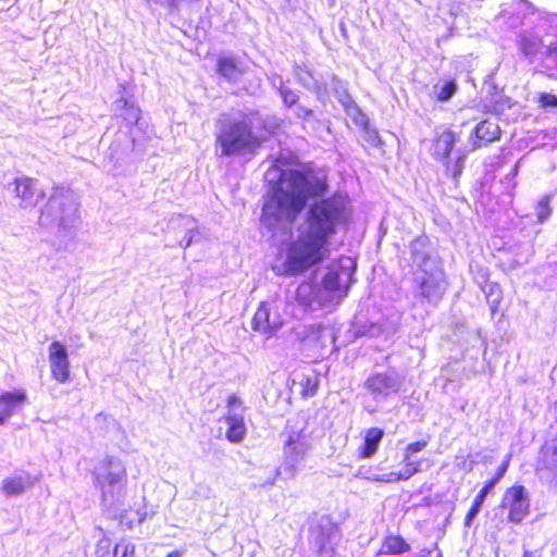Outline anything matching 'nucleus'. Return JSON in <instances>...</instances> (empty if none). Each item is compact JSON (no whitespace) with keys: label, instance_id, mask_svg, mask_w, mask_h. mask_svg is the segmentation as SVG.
Returning a JSON list of instances; mask_svg holds the SVG:
<instances>
[{"label":"nucleus","instance_id":"obj_1","mask_svg":"<svg viewBox=\"0 0 557 557\" xmlns=\"http://www.w3.org/2000/svg\"><path fill=\"white\" fill-rule=\"evenodd\" d=\"M351 210L346 196L333 194L313 202L306 227L287 247L285 272L299 274L323 261L330 253V238L338 226L349 223Z\"/></svg>","mask_w":557,"mask_h":557},{"label":"nucleus","instance_id":"obj_2","mask_svg":"<svg viewBox=\"0 0 557 557\" xmlns=\"http://www.w3.org/2000/svg\"><path fill=\"white\" fill-rule=\"evenodd\" d=\"M327 188V176L323 171L311 166L282 171L273 185L270 200L263 206V214L273 207L294 222L306 207L308 197L321 196Z\"/></svg>","mask_w":557,"mask_h":557},{"label":"nucleus","instance_id":"obj_3","mask_svg":"<svg viewBox=\"0 0 557 557\" xmlns=\"http://www.w3.org/2000/svg\"><path fill=\"white\" fill-rule=\"evenodd\" d=\"M215 145L221 157L255 154L264 143L276 135L277 125L262 120L253 126L251 116L223 113L216 121Z\"/></svg>","mask_w":557,"mask_h":557},{"label":"nucleus","instance_id":"obj_4","mask_svg":"<svg viewBox=\"0 0 557 557\" xmlns=\"http://www.w3.org/2000/svg\"><path fill=\"white\" fill-rule=\"evenodd\" d=\"M339 267L329 271L321 282V287L329 294L343 298L355 282L356 261L349 257L338 258Z\"/></svg>","mask_w":557,"mask_h":557},{"label":"nucleus","instance_id":"obj_5","mask_svg":"<svg viewBox=\"0 0 557 557\" xmlns=\"http://www.w3.org/2000/svg\"><path fill=\"white\" fill-rule=\"evenodd\" d=\"M500 507L507 509L509 522L520 524L530 515V499L525 487L515 484L506 488Z\"/></svg>","mask_w":557,"mask_h":557},{"label":"nucleus","instance_id":"obj_6","mask_svg":"<svg viewBox=\"0 0 557 557\" xmlns=\"http://www.w3.org/2000/svg\"><path fill=\"white\" fill-rule=\"evenodd\" d=\"M284 320L280 312L269 301H261L251 319V329L271 337L283 325Z\"/></svg>","mask_w":557,"mask_h":557},{"label":"nucleus","instance_id":"obj_7","mask_svg":"<svg viewBox=\"0 0 557 557\" xmlns=\"http://www.w3.org/2000/svg\"><path fill=\"white\" fill-rule=\"evenodd\" d=\"M428 446L426 440L416 441L409 443L404 448V468L399 472H391L383 478L379 479V481L384 483H393L397 481H407L417 474L420 471V461H410V457L424 450Z\"/></svg>","mask_w":557,"mask_h":557},{"label":"nucleus","instance_id":"obj_8","mask_svg":"<svg viewBox=\"0 0 557 557\" xmlns=\"http://www.w3.org/2000/svg\"><path fill=\"white\" fill-rule=\"evenodd\" d=\"M50 372L53 380L64 384L71 377V364L66 347L59 341H53L48 348Z\"/></svg>","mask_w":557,"mask_h":557},{"label":"nucleus","instance_id":"obj_9","mask_svg":"<svg viewBox=\"0 0 557 557\" xmlns=\"http://www.w3.org/2000/svg\"><path fill=\"white\" fill-rule=\"evenodd\" d=\"M95 478L102 488L106 486L112 487L125 481L126 470L121 461L104 458L95 471Z\"/></svg>","mask_w":557,"mask_h":557},{"label":"nucleus","instance_id":"obj_10","mask_svg":"<svg viewBox=\"0 0 557 557\" xmlns=\"http://www.w3.org/2000/svg\"><path fill=\"white\" fill-rule=\"evenodd\" d=\"M502 128L488 119L481 120L471 132V148L478 149L500 139Z\"/></svg>","mask_w":557,"mask_h":557},{"label":"nucleus","instance_id":"obj_11","mask_svg":"<svg viewBox=\"0 0 557 557\" xmlns=\"http://www.w3.org/2000/svg\"><path fill=\"white\" fill-rule=\"evenodd\" d=\"M309 447L310 444L305 426L297 431L292 430L287 433L284 443V451L286 456L292 460L304 459L307 451L309 450Z\"/></svg>","mask_w":557,"mask_h":557},{"label":"nucleus","instance_id":"obj_12","mask_svg":"<svg viewBox=\"0 0 557 557\" xmlns=\"http://www.w3.org/2000/svg\"><path fill=\"white\" fill-rule=\"evenodd\" d=\"M535 472L546 475L552 483L557 485V444L541 447Z\"/></svg>","mask_w":557,"mask_h":557},{"label":"nucleus","instance_id":"obj_13","mask_svg":"<svg viewBox=\"0 0 557 557\" xmlns=\"http://www.w3.org/2000/svg\"><path fill=\"white\" fill-rule=\"evenodd\" d=\"M36 481L28 472L21 470L14 475L5 478L0 490L7 497H16L33 487Z\"/></svg>","mask_w":557,"mask_h":557},{"label":"nucleus","instance_id":"obj_14","mask_svg":"<svg viewBox=\"0 0 557 557\" xmlns=\"http://www.w3.org/2000/svg\"><path fill=\"white\" fill-rule=\"evenodd\" d=\"M27 400V394L23 388H16L0 394V425L20 409Z\"/></svg>","mask_w":557,"mask_h":557},{"label":"nucleus","instance_id":"obj_15","mask_svg":"<svg viewBox=\"0 0 557 557\" xmlns=\"http://www.w3.org/2000/svg\"><path fill=\"white\" fill-rule=\"evenodd\" d=\"M458 139L451 128H445L436 134L432 140V156L440 161H447Z\"/></svg>","mask_w":557,"mask_h":557},{"label":"nucleus","instance_id":"obj_16","mask_svg":"<svg viewBox=\"0 0 557 557\" xmlns=\"http://www.w3.org/2000/svg\"><path fill=\"white\" fill-rule=\"evenodd\" d=\"M364 386L373 394L388 395L397 392L396 380L386 372H374L371 373L366 382Z\"/></svg>","mask_w":557,"mask_h":557},{"label":"nucleus","instance_id":"obj_17","mask_svg":"<svg viewBox=\"0 0 557 557\" xmlns=\"http://www.w3.org/2000/svg\"><path fill=\"white\" fill-rule=\"evenodd\" d=\"M384 434V430L377 426H373L366 430L363 442L358 448V458H372L377 453L380 443L383 440Z\"/></svg>","mask_w":557,"mask_h":557},{"label":"nucleus","instance_id":"obj_18","mask_svg":"<svg viewBox=\"0 0 557 557\" xmlns=\"http://www.w3.org/2000/svg\"><path fill=\"white\" fill-rule=\"evenodd\" d=\"M215 72L228 82H236L244 73L242 64L233 55H219Z\"/></svg>","mask_w":557,"mask_h":557},{"label":"nucleus","instance_id":"obj_19","mask_svg":"<svg viewBox=\"0 0 557 557\" xmlns=\"http://www.w3.org/2000/svg\"><path fill=\"white\" fill-rule=\"evenodd\" d=\"M411 545L399 534H386L379 550L381 555L395 556L407 554Z\"/></svg>","mask_w":557,"mask_h":557},{"label":"nucleus","instance_id":"obj_20","mask_svg":"<svg viewBox=\"0 0 557 557\" xmlns=\"http://www.w3.org/2000/svg\"><path fill=\"white\" fill-rule=\"evenodd\" d=\"M418 289L421 297L435 300L441 299L445 292L441 281L433 274L422 278L418 283Z\"/></svg>","mask_w":557,"mask_h":557},{"label":"nucleus","instance_id":"obj_21","mask_svg":"<svg viewBox=\"0 0 557 557\" xmlns=\"http://www.w3.org/2000/svg\"><path fill=\"white\" fill-rule=\"evenodd\" d=\"M227 424L226 438L231 443H239L246 435V425L242 416H226L224 418Z\"/></svg>","mask_w":557,"mask_h":557},{"label":"nucleus","instance_id":"obj_22","mask_svg":"<svg viewBox=\"0 0 557 557\" xmlns=\"http://www.w3.org/2000/svg\"><path fill=\"white\" fill-rule=\"evenodd\" d=\"M355 123L363 131L364 140L372 147H379L382 145L381 137L375 128L369 126L368 116L361 112L357 111L355 115Z\"/></svg>","mask_w":557,"mask_h":557},{"label":"nucleus","instance_id":"obj_23","mask_svg":"<svg viewBox=\"0 0 557 557\" xmlns=\"http://www.w3.org/2000/svg\"><path fill=\"white\" fill-rule=\"evenodd\" d=\"M35 180L32 177L23 176L14 181V190L18 198L24 201H29L35 196Z\"/></svg>","mask_w":557,"mask_h":557},{"label":"nucleus","instance_id":"obj_24","mask_svg":"<svg viewBox=\"0 0 557 557\" xmlns=\"http://www.w3.org/2000/svg\"><path fill=\"white\" fill-rule=\"evenodd\" d=\"M322 327L310 326L306 330L304 337L301 338L304 349L322 348L324 343L322 342Z\"/></svg>","mask_w":557,"mask_h":557},{"label":"nucleus","instance_id":"obj_25","mask_svg":"<svg viewBox=\"0 0 557 557\" xmlns=\"http://www.w3.org/2000/svg\"><path fill=\"white\" fill-rule=\"evenodd\" d=\"M120 103V109L123 111L121 114L122 119L129 125H136L140 120L139 109L127 99H121Z\"/></svg>","mask_w":557,"mask_h":557},{"label":"nucleus","instance_id":"obj_26","mask_svg":"<svg viewBox=\"0 0 557 557\" xmlns=\"http://www.w3.org/2000/svg\"><path fill=\"white\" fill-rule=\"evenodd\" d=\"M552 198H553L552 194H546L536 202L535 216H536L537 222L543 223L549 218V215L552 213V207H550Z\"/></svg>","mask_w":557,"mask_h":557},{"label":"nucleus","instance_id":"obj_27","mask_svg":"<svg viewBox=\"0 0 557 557\" xmlns=\"http://www.w3.org/2000/svg\"><path fill=\"white\" fill-rule=\"evenodd\" d=\"M434 88H438L435 100L438 102H445L456 94L458 86L456 81L450 78L445 81L441 86L435 85Z\"/></svg>","mask_w":557,"mask_h":557},{"label":"nucleus","instance_id":"obj_28","mask_svg":"<svg viewBox=\"0 0 557 557\" xmlns=\"http://www.w3.org/2000/svg\"><path fill=\"white\" fill-rule=\"evenodd\" d=\"M542 40L539 37H522L518 46L520 52L525 57H533L539 52Z\"/></svg>","mask_w":557,"mask_h":557},{"label":"nucleus","instance_id":"obj_29","mask_svg":"<svg viewBox=\"0 0 557 557\" xmlns=\"http://www.w3.org/2000/svg\"><path fill=\"white\" fill-rule=\"evenodd\" d=\"M301 394L304 396H313L319 387V381L317 377L307 375L302 379L301 383Z\"/></svg>","mask_w":557,"mask_h":557},{"label":"nucleus","instance_id":"obj_30","mask_svg":"<svg viewBox=\"0 0 557 557\" xmlns=\"http://www.w3.org/2000/svg\"><path fill=\"white\" fill-rule=\"evenodd\" d=\"M511 456L508 455L505 457V459L502 461V463L496 469L493 476L490 479V481H494V484L496 485L506 474L508 471L509 465H510Z\"/></svg>","mask_w":557,"mask_h":557},{"label":"nucleus","instance_id":"obj_31","mask_svg":"<svg viewBox=\"0 0 557 557\" xmlns=\"http://www.w3.org/2000/svg\"><path fill=\"white\" fill-rule=\"evenodd\" d=\"M539 104L546 108H556L557 107V96L549 92H541L537 97Z\"/></svg>","mask_w":557,"mask_h":557},{"label":"nucleus","instance_id":"obj_32","mask_svg":"<svg viewBox=\"0 0 557 557\" xmlns=\"http://www.w3.org/2000/svg\"><path fill=\"white\" fill-rule=\"evenodd\" d=\"M280 92H281L282 100H283L284 104L287 107H292V106L296 104L299 99L298 95L289 88L281 87Z\"/></svg>","mask_w":557,"mask_h":557},{"label":"nucleus","instance_id":"obj_33","mask_svg":"<svg viewBox=\"0 0 557 557\" xmlns=\"http://www.w3.org/2000/svg\"><path fill=\"white\" fill-rule=\"evenodd\" d=\"M495 487L494 481L487 480L483 487L479 491V493L475 495L474 500L476 504L483 505L485 502L486 496L493 491Z\"/></svg>","mask_w":557,"mask_h":557},{"label":"nucleus","instance_id":"obj_34","mask_svg":"<svg viewBox=\"0 0 557 557\" xmlns=\"http://www.w3.org/2000/svg\"><path fill=\"white\" fill-rule=\"evenodd\" d=\"M482 505L476 504L475 502L472 503L471 507L469 508L468 512L466 513L463 524L467 528H470L474 518L480 512Z\"/></svg>","mask_w":557,"mask_h":557},{"label":"nucleus","instance_id":"obj_35","mask_svg":"<svg viewBox=\"0 0 557 557\" xmlns=\"http://www.w3.org/2000/svg\"><path fill=\"white\" fill-rule=\"evenodd\" d=\"M462 170H463V158L462 157H458L455 164L451 168L447 166V173L454 180L459 178V176L462 173Z\"/></svg>","mask_w":557,"mask_h":557},{"label":"nucleus","instance_id":"obj_36","mask_svg":"<svg viewBox=\"0 0 557 557\" xmlns=\"http://www.w3.org/2000/svg\"><path fill=\"white\" fill-rule=\"evenodd\" d=\"M240 404H242V400L235 394L230 395L226 399V405L228 408L234 407V406H239Z\"/></svg>","mask_w":557,"mask_h":557},{"label":"nucleus","instance_id":"obj_37","mask_svg":"<svg viewBox=\"0 0 557 557\" xmlns=\"http://www.w3.org/2000/svg\"><path fill=\"white\" fill-rule=\"evenodd\" d=\"M546 52L548 54L557 55V40L549 44V46L547 47Z\"/></svg>","mask_w":557,"mask_h":557},{"label":"nucleus","instance_id":"obj_38","mask_svg":"<svg viewBox=\"0 0 557 557\" xmlns=\"http://www.w3.org/2000/svg\"><path fill=\"white\" fill-rule=\"evenodd\" d=\"M313 114V111L311 109L301 108V116L304 119H307Z\"/></svg>","mask_w":557,"mask_h":557},{"label":"nucleus","instance_id":"obj_39","mask_svg":"<svg viewBox=\"0 0 557 557\" xmlns=\"http://www.w3.org/2000/svg\"><path fill=\"white\" fill-rule=\"evenodd\" d=\"M181 556H182V554L180 550H172L165 557H181Z\"/></svg>","mask_w":557,"mask_h":557},{"label":"nucleus","instance_id":"obj_40","mask_svg":"<svg viewBox=\"0 0 557 557\" xmlns=\"http://www.w3.org/2000/svg\"><path fill=\"white\" fill-rule=\"evenodd\" d=\"M182 0H170V4L172 7H177V4L181 2Z\"/></svg>","mask_w":557,"mask_h":557},{"label":"nucleus","instance_id":"obj_41","mask_svg":"<svg viewBox=\"0 0 557 557\" xmlns=\"http://www.w3.org/2000/svg\"><path fill=\"white\" fill-rule=\"evenodd\" d=\"M523 557H529V556H528L527 554H524V556H523Z\"/></svg>","mask_w":557,"mask_h":557}]
</instances>
